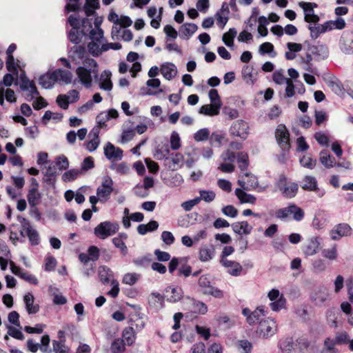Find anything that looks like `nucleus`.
Wrapping results in <instances>:
<instances>
[{"instance_id": "0eeeda50", "label": "nucleus", "mask_w": 353, "mask_h": 353, "mask_svg": "<svg viewBox=\"0 0 353 353\" xmlns=\"http://www.w3.org/2000/svg\"><path fill=\"white\" fill-rule=\"evenodd\" d=\"M17 220L26 230V236L30 245L33 246L38 245L40 243V236L38 231L32 226L27 219L19 215L17 216Z\"/></svg>"}, {"instance_id": "dca6fc26", "label": "nucleus", "mask_w": 353, "mask_h": 353, "mask_svg": "<svg viewBox=\"0 0 353 353\" xmlns=\"http://www.w3.org/2000/svg\"><path fill=\"white\" fill-rule=\"evenodd\" d=\"M88 52L84 45L76 44L72 47L69 50V57L73 61L79 63L82 61V63L86 59Z\"/></svg>"}, {"instance_id": "8fccbe9b", "label": "nucleus", "mask_w": 353, "mask_h": 353, "mask_svg": "<svg viewBox=\"0 0 353 353\" xmlns=\"http://www.w3.org/2000/svg\"><path fill=\"white\" fill-rule=\"evenodd\" d=\"M199 194L200 196L199 197L200 201L203 200L206 203H210L213 201L216 197V194L212 190H199Z\"/></svg>"}, {"instance_id": "2eb2a0df", "label": "nucleus", "mask_w": 353, "mask_h": 353, "mask_svg": "<svg viewBox=\"0 0 353 353\" xmlns=\"http://www.w3.org/2000/svg\"><path fill=\"white\" fill-rule=\"evenodd\" d=\"M164 294L168 302L176 303L183 297V291L178 286H168L165 289Z\"/></svg>"}, {"instance_id": "bf43d9fd", "label": "nucleus", "mask_w": 353, "mask_h": 353, "mask_svg": "<svg viewBox=\"0 0 353 353\" xmlns=\"http://www.w3.org/2000/svg\"><path fill=\"white\" fill-rule=\"evenodd\" d=\"M181 146L180 137L176 131H173L170 136V147L173 150H177Z\"/></svg>"}, {"instance_id": "c85d7f7f", "label": "nucleus", "mask_w": 353, "mask_h": 353, "mask_svg": "<svg viewBox=\"0 0 353 353\" xmlns=\"http://www.w3.org/2000/svg\"><path fill=\"white\" fill-rule=\"evenodd\" d=\"M308 50L319 59H325L329 55L328 48L324 45L311 46Z\"/></svg>"}, {"instance_id": "ea45409f", "label": "nucleus", "mask_w": 353, "mask_h": 353, "mask_svg": "<svg viewBox=\"0 0 353 353\" xmlns=\"http://www.w3.org/2000/svg\"><path fill=\"white\" fill-rule=\"evenodd\" d=\"M337 343L334 339L327 337L323 341V349L321 353H338L339 350L336 347Z\"/></svg>"}, {"instance_id": "603ef678", "label": "nucleus", "mask_w": 353, "mask_h": 353, "mask_svg": "<svg viewBox=\"0 0 353 353\" xmlns=\"http://www.w3.org/2000/svg\"><path fill=\"white\" fill-rule=\"evenodd\" d=\"M194 139L198 142L208 140L210 139V130L206 128L198 130L194 133Z\"/></svg>"}, {"instance_id": "20e7f679", "label": "nucleus", "mask_w": 353, "mask_h": 353, "mask_svg": "<svg viewBox=\"0 0 353 353\" xmlns=\"http://www.w3.org/2000/svg\"><path fill=\"white\" fill-rule=\"evenodd\" d=\"M119 225L117 223L103 221L94 229V234L101 239H105L118 232Z\"/></svg>"}, {"instance_id": "b1692460", "label": "nucleus", "mask_w": 353, "mask_h": 353, "mask_svg": "<svg viewBox=\"0 0 353 353\" xmlns=\"http://www.w3.org/2000/svg\"><path fill=\"white\" fill-rule=\"evenodd\" d=\"M111 76L112 73L110 70H104L101 72L99 79L98 78L101 89L106 91H110L112 89Z\"/></svg>"}, {"instance_id": "7c9ffc66", "label": "nucleus", "mask_w": 353, "mask_h": 353, "mask_svg": "<svg viewBox=\"0 0 353 353\" xmlns=\"http://www.w3.org/2000/svg\"><path fill=\"white\" fill-rule=\"evenodd\" d=\"M299 6L303 10L305 21L314 23V24L319 22L320 18L317 14H314V10H312V8L302 6L301 1L299 3Z\"/></svg>"}, {"instance_id": "de8ad7c7", "label": "nucleus", "mask_w": 353, "mask_h": 353, "mask_svg": "<svg viewBox=\"0 0 353 353\" xmlns=\"http://www.w3.org/2000/svg\"><path fill=\"white\" fill-rule=\"evenodd\" d=\"M298 191V185L292 183L290 185H287L282 191V194L286 198H293L296 196Z\"/></svg>"}, {"instance_id": "aec40b11", "label": "nucleus", "mask_w": 353, "mask_h": 353, "mask_svg": "<svg viewBox=\"0 0 353 353\" xmlns=\"http://www.w3.org/2000/svg\"><path fill=\"white\" fill-rule=\"evenodd\" d=\"M221 263L225 268H228V272L232 276H239L242 272V266L236 261L223 259H221Z\"/></svg>"}, {"instance_id": "f3484780", "label": "nucleus", "mask_w": 353, "mask_h": 353, "mask_svg": "<svg viewBox=\"0 0 353 353\" xmlns=\"http://www.w3.org/2000/svg\"><path fill=\"white\" fill-rule=\"evenodd\" d=\"M32 181L34 186L28 190L27 199L29 205H38L41 200V194L39 192V183L37 180L32 178Z\"/></svg>"}, {"instance_id": "473e14b6", "label": "nucleus", "mask_w": 353, "mask_h": 353, "mask_svg": "<svg viewBox=\"0 0 353 353\" xmlns=\"http://www.w3.org/2000/svg\"><path fill=\"white\" fill-rule=\"evenodd\" d=\"M325 30L330 31L334 29L342 30L345 27V21L343 19L339 17L336 20H330L325 21L324 23Z\"/></svg>"}, {"instance_id": "c03bdc74", "label": "nucleus", "mask_w": 353, "mask_h": 353, "mask_svg": "<svg viewBox=\"0 0 353 353\" xmlns=\"http://www.w3.org/2000/svg\"><path fill=\"white\" fill-rule=\"evenodd\" d=\"M236 30L235 28H230L229 31L223 35L222 40L223 43L229 48L234 45V39L236 35Z\"/></svg>"}, {"instance_id": "f704fd0d", "label": "nucleus", "mask_w": 353, "mask_h": 353, "mask_svg": "<svg viewBox=\"0 0 353 353\" xmlns=\"http://www.w3.org/2000/svg\"><path fill=\"white\" fill-rule=\"evenodd\" d=\"M220 105L217 104H212V105H202L199 110V113L208 116H216L219 114L220 112Z\"/></svg>"}, {"instance_id": "e433bc0d", "label": "nucleus", "mask_w": 353, "mask_h": 353, "mask_svg": "<svg viewBox=\"0 0 353 353\" xmlns=\"http://www.w3.org/2000/svg\"><path fill=\"white\" fill-rule=\"evenodd\" d=\"M263 316H265V312L263 307H258L252 311L251 316H248L247 322L250 325H255L257 323L259 324V321L263 320Z\"/></svg>"}, {"instance_id": "864d4df0", "label": "nucleus", "mask_w": 353, "mask_h": 353, "mask_svg": "<svg viewBox=\"0 0 353 353\" xmlns=\"http://www.w3.org/2000/svg\"><path fill=\"white\" fill-rule=\"evenodd\" d=\"M140 278V274L137 273H127L124 274L122 282L126 285H132L137 283Z\"/></svg>"}, {"instance_id": "4c0bfd02", "label": "nucleus", "mask_w": 353, "mask_h": 353, "mask_svg": "<svg viewBox=\"0 0 353 353\" xmlns=\"http://www.w3.org/2000/svg\"><path fill=\"white\" fill-rule=\"evenodd\" d=\"M301 187L307 191H314L317 189V181L315 177L305 176L301 182Z\"/></svg>"}, {"instance_id": "a18cd8bd", "label": "nucleus", "mask_w": 353, "mask_h": 353, "mask_svg": "<svg viewBox=\"0 0 353 353\" xmlns=\"http://www.w3.org/2000/svg\"><path fill=\"white\" fill-rule=\"evenodd\" d=\"M81 171L79 169H71L65 172L62 175V180L64 182L74 181L80 174Z\"/></svg>"}, {"instance_id": "6ab92c4d", "label": "nucleus", "mask_w": 353, "mask_h": 353, "mask_svg": "<svg viewBox=\"0 0 353 353\" xmlns=\"http://www.w3.org/2000/svg\"><path fill=\"white\" fill-rule=\"evenodd\" d=\"M321 245L319 237H312L307 241L304 245L303 252L306 256H313L316 254Z\"/></svg>"}, {"instance_id": "1a4fd4ad", "label": "nucleus", "mask_w": 353, "mask_h": 353, "mask_svg": "<svg viewBox=\"0 0 353 353\" xmlns=\"http://www.w3.org/2000/svg\"><path fill=\"white\" fill-rule=\"evenodd\" d=\"M113 191V181L109 176L103 178L101 186L97 189V195L101 203H105L110 199Z\"/></svg>"}, {"instance_id": "2f4dec72", "label": "nucleus", "mask_w": 353, "mask_h": 353, "mask_svg": "<svg viewBox=\"0 0 353 353\" xmlns=\"http://www.w3.org/2000/svg\"><path fill=\"white\" fill-rule=\"evenodd\" d=\"M161 72L167 80H171L176 74V68L174 63H165L161 65Z\"/></svg>"}, {"instance_id": "7ed1b4c3", "label": "nucleus", "mask_w": 353, "mask_h": 353, "mask_svg": "<svg viewBox=\"0 0 353 353\" xmlns=\"http://www.w3.org/2000/svg\"><path fill=\"white\" fill-rule=\"evenodd\" d=\"M290 215L292 219L296 221H301L305 216L303 209L294 203H291L288 206L276 210V216L280 219H288Z\"/></svg>"}, {"instance_id": "a211bd4d", "label": "nucleus", "mask_w": 353, "mask_h": 353, "mask_svg": "<svg viewBox=\"0 0 353 353\" xmlns=\"http://www.w3.org/2000/svg\"><path fill=\"white\" fill-rule=\"evenodd\" d=\"M104 155L109 160H121L123 157V150L108 142L104 147Z\"/></svg>"}, {"instance_id": "423d86ee", "label": "nucleus", "mask_w": 353, "mask_h": 353, "mask_svg": "<svg viewBox=\"0 0 353 353\" xmlns=\"http://www.w3.org/2000/svg\"><path fill=\"white\" fill-rule=\"evenodd\" d=\"M198 285L201 288L202 292L204 294L211 295L219 299L223 297V292L211 285L208 275L201 276L198 281Z\"/></svg>"}, {"instance_id": "4be33fe9", "label": "nucleus", "mask_w": 353, "mask_h": 353, "mask_svg": "<svg viewBox=\"0 0 353 353\" xmlns=\"http://www.w3.org/2000/svg\"><path fill=\"white\" fill-rule=\"evenodd\" d=\"M23 301L26 310L29 314H34L39 311V305L34 304V296L32 293L26 294L23 296Z\"/></svg>"}, {"instance_id": "39448f33", "label": "nucleus", "mask_w": 353, "mask_h": 353, "mask_svg": "<svg viewBox=\"0 0 353 353\" xmlns=\"http://www.w3.org/2000/svg\"><path fill=\"white\" fill-rule=\"evenodd\" d=\"M277 332V325L273 319L266 318L259 321L256 332L259 336L268 339Z\"/></svg>"}, {"instance_id": "052dcab7", "label": "nucleus", "mask_w": 353, "mask_h": 353, "mask_svg": "<svg viewBox=\"0 0 353 353\" xmlns=\"http://www.w3.org/2000/svg\"><path fill=\"white\" fill-rule=\"evenodd\" d=\"M52 345L55 353H69L70 349L65 345V342L53 341Z\"/></svg>"}, {"instance_id": "79ce46f5", "label": "nucleus", "mask_w": 353, "mask_h": 353, "mask_svg": "<svg viewBox=\"0 0 353 353\" xmlns=\"http://www.w3.org/2000/svg\"><path fill=\"white\" fill-rule=\"evenodd\" d=\"M86 34L87 32L84 30L79 32L78 29H71L68 33V39L72 43L79 44L81 41L82 37Z\"/></svg>"}, {"instance_id": "c9c22d12", "label": "nucleus", "mask_w": 353, "mask_h": 353, "mask_svg": "<svg viewBox=\"0 0 353 353\" xmlns=\"http://www.w3.org/2000/svg\"><path fill=\"white\" fill-rule=\"evenodd\" d=\"M319 161L326 168L334 166L335 159L327 151L322 150L319 154Z\"/></svg>"}, {"instance_id": "09e8293b", "label": "nucleus", "mask_w": 353, "mask_h": 353, "mask_svg": "<svg viewBox=\"0 0 353 353\" xmlns=\"http://www.w3.org/2000/svg\"><path fill=\"white\" fill-rule=\"evenodd\" d=\"M6 64L7 70L10 72L14 73L17 77L19 65L17 63H14V58L12 54L7 56Z\"/></svg>"}, {"instance_id": "4468645a", "label": "nucleus", "mask_w": 353, "mask_h": 353, "mask_svg": "<svg viewBox=\"0 0 353 353\" xmlns=\"http://www.w3.org/2000/svg\"><path fill=\"white\" fill-rule=\"evenodd\" d=\"M352 233V228L347 223H339L334 226L330 231L331 239L336 241L343 236H350Z\"/></svg>"}, {"instance_id": "5fc2aeb1", "label": "nucleus", "mask_w": 353, "mask_h": 353, "mask_svg": "<svg viewBox=\"0 0 353 353\" xmlns=\"http://www.w3.org/2000/svg\"><path fill=\"white\" fill-rule=\"evenodd\" d=\"M259 52L261 54H270L272 57L276 56V52H274V46L270 42H265L259 46Z\"/></svg>"}, {"instance_id": "f03ea898", "label": "nucleus", "mask_w": 353, "mask_h": 353, "mask_svg": "<svg viewBox=\"0 0 353 353\" xmlns=\"http://www.w3.org/2000/svg\"><path fill=\"white\" fill-rule=\"evenodd\" d=\"M98 275L102 283H110L112 285V289L107 294L113 298L117 297L120 291L119 284L118 281L114 279V273L112 270L105 265H101L99 268Z\"/></svg>"}, {"instance_id": "3c124183", "label": "nucleus", "mask_w": 353, "mask_h": 353, "mask_svg": "<svg viewBox=\"0 0 353 353\" xmlns=\"http://www.w3.org/2000/svg\"><path fill=\"white\" fill-rule=\"evenodd\" d=\"M55 167H58L59 170H65L69 168V161L64 155L58 156L54 162Z\"/></svg>"}, {"instance_id": "a878e982", "label": "nucleus", "mask_w": 353, "mask_h": 353, "mask_svg": "<svg viewBox=\"0 0 353 353\" xmlns=\"http://www.w3.org/2000/svg\"><path fill=\"white\" fill-rule=\"evenodd\" d=\"M197 29L198 26L195 23H185L180 27V37L183 39H189Z\"/></svg>"}, {"instance_id": "680f3d73", "label": "nucleus", "mask_w": 353, "mask_h": 353, "mask_svg": "<svg viewBox=\"0 0 353 353\" xmlns=\"http://www.w3.org/2000/svg\"><path fill=\"white\" fill-rule=\"evenodd\" d=\"M300 163L304 168L313 169L316 165V160L313 159L310 156L304 155L302 158L300 159Z\"/></svg>"}, {"instance_id": "f8f14e48", "label": "nucleus", "mask_w": 353, "mask_h": 353, "mask_svg": "<svg viewBox=\"0 0 353 353\" xmlns=\"http://www.w3.org/2000/svg\"><path fill=\"white\" fill-rule=\"evenodd\" d=\"M230 133L232 136L238 137L242 140H245L249 134V125L243 120H237L231 125Z\"/></svg>"}, {"instance_id": "cd10ccee", "label": "nucleus", "mask_w": 353, "mask_h": 353, "mask_svg": "<svg viewBox=\"0 0 353 353\" xmlns=\"http://www.w3.org/2000/svg\"><path fill=\"white\" fill-rule=\"evenodd\" d=\"M215 250L212 245H203L199 250V260L202 262L209 261L213 259Z\"/></svg>"}, {"instance_id": "6e6552de", "label": "nucleus", "mask_w": 353, "mask_h": 353, "mask_svg": "<svg viewBox=\"0 0 353 353\" xmlns=\"http://www.w3.org/2000/svg\"><path fill=\"white\" fill-rule=\"evenodd\" d=\"M20 88L22 91L28 92L26 95V100L31 101L39 95V92L33 81H30L25 74H21Z\"/></svg>"}, {"instance_id": "37998d69", "label": "nucleus", "mask_w": 353, "mask_h": 353, "mask_svg": "<svg viewBox=\"0 0 353 353\" xmlns=\"http://www.w3.org/2000/svg\"><path fill=\"white\" fill-rule=\"evenodd\" d=\"M99 8V0H86L83 6L84 11L87 17L92 15L95 12L94 10Z\"/></svg>"}, {"instance_id": "c756f323", "label": "nucleus", "mask_w": 353, "mask_h": 353, "mask_svg": "<svg viewBox=\"0 0 353 353\" xmlns=\"http://www.w3.org/2000/svg\"><path fill=\"white\" fill-rule=\"evenodd\" d=\"M54 78L53 72H48L39 77V83L44 89H51L56 82Z\"/></svg>"}, {"instance_id": "5701e85b", "label": "nucleus", "mask_w": 353, "mask_h": 353, "mask_svg": "<svg viewBox=\"0 0 353 353\" xmlns=\"http://www.w3.org/2000/svg\"><path fill=\"white\" fill-rule=\"evenodd\" d=\"M59 173L58 169L55 167V165H50L48 166L44 174L43 181L44 183L54 187L57 176L59 175Z\"/></svg>"}, {"instance_id": "338daca9", "label": "nucleus", "mask_w": 353, "mask_h": 353, "mask_svg": "<svg viewBox=\"0 0 353 353\" xmlns=\"http://www.w3.org/2000/svg\"><path fill=\"white\" fill-rule=\"evenodd\" d=\"M225 138V134L221 132H214L210 136V141L211 144L216 143L218 146L221 145L222 141Z\"/></svg>"}, {"instance_id": "a19ab883", "label": "nucleus", "mask_w": 353, "mask_h": 353, "mask_svg": "<svg viewBox=\"0 0 353 353\" xmlns=\"http://www.w3.org/2000/svg\"><path fill=\"white\" fill-rule=\"evenodd\" d=\"M123 341L128 345H132L135 341V332L132 327H125L122 334Z\"/></svg>"}, {"instance_id": "bb28decb", "label": "nucleus", "mask_w": 353, "mask_h": 353, "mask_svg": "<svg viewBox=\"0 0 353 353\" xmlns=\"http://www.w3.org/2000/svg\"><path fill=\"white\" fill-rule=\"evenodd\" d=\"M232 230L238 234H249L252 230V227L248 221H238L232 224Z\"/></svg>"}, {"instance_id": "58836bf2", "label": "nucleus", "mask_w": 353, "mask_h": 353, "mask_svg": "<svg viewBox=\"0 0 353 353\" xmlns=\"http://www.w3.org/2000/svg\"><path fill=\"white\" fill-rule=\"evenodd\" d=\"M165 299V294L161 295L159 292H152L149 297V304L154 307L163 308L164 307V301Z\"/></svg>"}, {"instance_id": "393cba45", "label": "nucleus", "mask_w": 353, "mask_h": 353, "mask_svg": "<svg viewBox=\"0 0 353 353\" xmlns=\"http://www.w3.org/2000/svg\"><path fill=\"white\" fill-rule=\"evenodd\" d=\"M294 342L292 337L288 336L279 341L277 347L281 353H292L294 350Z\"/></svg>"}, {"instance_id": "f257e3e1", "label": "nucleus", "mask_w": 353, "mask_h": 353, "mask_svg": "<svg viewBox=\"0 0 353 353\" xmlns=\"http://www.w3.org/2000/svg\"><path fill=\"white\" fill-rule=\"evenodd\" d=\"M83 66H79L76 74L80 83L86 88L92 86V75L94 79H98V64L93 59H86L83 62Z\"/></svg>"}, {"instance_id": "6e6d98bb", "label": "nucleus", "mask_w": 353, "mask_h": 353, "mask_svg": "<svg viewBox=\"0 0 353 353\" xmlns=\"http://www.w3.org/2000/svg\"><path fill=\"white\" fill-rule=\"evenodd\" d=\"M334 339L337 345L347 344L351 341L349 334L345 331L336 333Z\"/></svg>"}, {"instance_id": "4d7b16f0", "label": "nucleus", "mask_w": 353, "mask_h": 353, "mask_svg": "<svg viewBox=\"0 0 353 353\" xmlns=\"http://www.w3.org/2000/svg\"><path fill=\"white\" fill-rule=\"evenodd\" d=\"M101 43H99L97 41H92L90 42L88 45V48L89 50V52L93 55V56H98L102 52H104L102 50V46L100 47Z\"/></svg>"}, {"instance_id": "9d476101", "label": "nucleus", "mask_w": 353, "mask_h": 353, "mask_svg": "<svg viewBox=\"0 0 353 353\" xmlns=\"http://www.w3.org/2000/svg\"><path fill=\"white\" fill-rule=\"evenodd\" d=\"M276 141L283 151H288L290 147V133L285 125L279 124L275 131Z\"/></svg>"}, {"instance_id": "69168bd1", "label": "nucleus", "mask_w": 353, "mask_h": 353, "mask_svg": "<svg viewBox=\"0 0 353 353\" xmlns=\"http://www.w3.org/2000/svg\"><path fill=\"white\" fill-rule=\"evenodd\" d=\"M89 37L92 41L101 43V41L103 39V31L101 28H98V30L92 28L90 31Z\"/></svg>"}, {"instance_id": "ddd939ff", "label": "nucleus", "mask_w": 353, "mask_h": 353, "mask_svg": "<svg viewBox=\"0 0 353 353\" xmlns=\"http://www.w3.org/2000/svg\"><path fill=\"white\" fill-rule=\"evenodd\" d=\"M245 176L248 178L247 182L242 180H238V184L242 188V189L250 191L259 188L258 192H263L265 190V188L259 187V181L256 176L249 172H246Z\"/></svg>"}, {"instance_id": "412c9836", "label": "nucleus", "mask_w": 353, "mask_h": 353, "mask_svg": "<svg viewBox=\"0 0 353 353\" xmlns=\"http://www.w3.org/2000/svg\"><path fill=\"white\" fill-rule=\"evenodd\" d=\"M53 75L55 77V81L63 84H69L72 82V74L70 71L57 69L53 71Z\"/></svg>"}, {"instance_id": "49530a36", "label": "nucleus", "mask_w": 353, "mask_h": 353, "mask_svg": "<svg viewBox=\"0 0 353 353\" xmlns=\"http://www.w3.org/2000/svg\"><path fill=\"white\" fill-rule=\"evenodd\" d=\"M308 29L310 31V37L314 39H317L321 33L327 32V30H325L324 24L319 25L316 23L314 26L310 25Z\"/></svg>"}, {"instance_id": "13d9d810", "label": "nucleus", "mask_w": 353, "mask_h": 353, "mask_svg": "<svg viewBox=\"0 0 353 353\" xmlns=\"http://www.w3.org/2000/svg\"><path fill=\"white\" fill-rule=\"evenodd\" d=\"M273 81L278 85H283L290 79L286 78L283 74V70H279L275 71L272 74Z\"/></svg>"}, {"instance_id": "774afa93", "label": "nucleus", "mask_w": 353, "mask_h": 353, "mask_svg": "<svg viewBox=\"0 0 353 353\" xmlns=\"http://www.w3.org/2000/svg\"><path fill=\"white\" fill-rule=\"evenodd\" d=\"M152 259L150 258V256H145L134 259H133L132 262L135 265L138 267L146 268L149 265Z\"/></svg>"}, {"instance_id": "72a5a7b5", "label": "nucleus", "mask_w": 353, "mask_h": 353, "mask_svg": "<svg viewBox=\"0 0 353 353\" xmlns=\"http://www.w3.org/2000/svg\"><path fill=\"white\" fill-rule=\"evenodd\" d=\"M235 194L241 203H248L254 204L256 200L254 195L246 193L243 189L236 188L235 190Z\"/></svg>"}, {"instance_id": "9b49d317", "label": "nucleus", "mask_w": 353, "mask_h": 353, "mask_svg": "<svg viewBox=\"0 0 353 353\" xmlns=\"http://www.w3.org/2000/svg\"><path fill=\"white\" fill-rule=\"evenodd\" d=\"M330 299L329 290L325 286H320L311 294V300L315 305L325 306Z\"/></svg>"}, {"instance_id": "0e129e2a", "label": "nucleus", "mask_w": 353, "mask_h": 353, "mask_svg": "<svg viewBox=\"0 0 353 353\" xmlns=\"http://www.w3.org/2000/svg\"><path fill=\"white\" fill-rule=\"evenodd\" d=\"M123 340L116 339L111 345V351L112 353H122L125 350V344Z\"/></svg>"}, {"instance_id": "e2e57ef3", "label": "nucleus", "mask_w": 353, "mask_h": 353, "mask_svg": "<svg viewBox=\"0 0 353 353\" xmlns=\"http://www.w3.org/2000/svg\"><path fill=\"white\" fill-rule=\"evenodd\" d=\"M285 299L283 295H281L278 299L270 303V307L273 311L278 312L285 307Z\"/></svg>"}]
</instances>
